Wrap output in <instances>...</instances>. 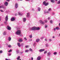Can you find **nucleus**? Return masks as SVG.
I'll list each match as a JSON object with an SVG mask.
<instances>
[{"label":"nucleus","mask_w":60,"mask_h":60,"mask_svg":"<svg viewBox=\"0 0 60 60\" xmlns=\"http://www.w3.org/2000/svg\"><path fill=\"white\" fill-rule=\"evenodd\" d=\"M21 33V30H18L16 32L15 34L17 35H19Z\"/></svg>","instance_id":"nucleus-1"},{"label":"nucleus","mask_w":60,"mask_h":60,"mask_svg":"<svg viewBox=\"0 0 60 60\" xmlns=\"http://www.w3.org/2000/svg\"><path fill=\"white\" fill-rule=\"evenodd\" d=\"M31 29L32 31H35L36 30V26H34L31 28Z\"/></svg>","instance_id":"nucleus-2"},{"label":"nucleus","mask_w":60,"mask_h":60,"mask_svg":"<svg viewBox=\"0 0 60 60\" xmlns=\"http://www.w3.org/2000/svg\"><path fill=\"white\" fill-rule=\"evenodd\" d=\"M39 22L41 24H42V25L45 24V22H44V21H42V20H40L39 21Z\"/></svg>","instance_id":"nucleus-3"},{"label":"nucleus","mask_w":60,"mask_h":60,"mask_svg":"<svg viewBox=\"0 0 60 60\" xmlns=\"http://www.w3.org/2000/svg\"><path fill=\"white\" fill-rule=\"evenodd\" d=\"M7 29L8 30H11V27L9 26H7Z\"/></svg>","instance_id":"nucleus-4"},{"label":"nucleus","mask_w":60,"mask_h":60,"mask_svg":"<svg viewBox=\"0 0 60 60\" xmlns=\"http://www.w3.org/2000/svg\"><path fill=\"white\" fill-rule=\"evenodd\" d=\"M44 51H45V49H40L39 50V51L40 52H42Z\"/></svg>","instance_id":"nucleus-5"},{"label":"nucleus","mask_w":60,"mask_h":60,"mask_svg":"<svg viewBox=\"0 0 60 60\" xmlns=\"http://www.w3.org/2000/svg\"><path fill=\"white\" fill-rule=\"evenodd\" d=\"M18 41L20 42H21L23 41V40L21 38H19L18 40Z\"/></svg>","instance_id":"nucleus-6"},{"label":"nucleus","mask_w":60,"mask_h":60,"mask_svg":"<svg viewBox=\"0 0 60 60\" xmlns=\"http://www.w3.org/2000/svg\"><path fill=\"white\" fill-rule=\"evenodd\" d=\"M8 15H7L5 18V21H8Z\"/></svg>","instance_id":"nucleus-7"},{"label":"nucleus","mask_w":60,"mask_h":60,"mask_svg":"<svg viewBox=\"0 0 60 60\" xmlns=\"http://www.w3.org/2000/svg\"><path fill=\"white\" fill-rule=\"evenodd\" d=\"M15 20V17H13L11 19V21H14Z\"/></svg>","instance_id":"nucleus-8"},{"label":"nucleus","mask_w":60,"mask_h":60,"mask_svg":"<svg viewBox=\"0 0 60 60\" xmlns=\"http://www.w3.org/2000/svg\"><path fill=\"white\" fill-rule=\"evenodd\" d=\"M4 4L5 6H7L8 4V2H5L4 3Z\"/></svg>","instance_id":"nucleus-9"},{"label":"nucleus","mask_w":60,"mask_h":60,"mask_svg":"<svg viewBox=\"0 0 60 60\" xmlns=\"http://www.w3.org/2000/svg\"><path fill=\"white\" fill-rule=\"evenodd\" d=\"M30 13H27V17L29 18H30Z\"/></svg>","instance_id":"nucleus-10"},{"label":"nucleus","mask_w":60,"mask_h":60,"mask_svg":"<svg viewBox=\"0 0 60 60\" xmlns=\"http://www.w3.org/2000/svg\"><path fill=\"white\" fill-rule=\"evenodd\" d=\"M41 56H38V57L37 58V60H41Z\"/></svg>","instance_id":"nucleus-11"},{"label":"nucleus","mask_w":60,"mask_h":60,"mask_svg":"<svg viewBox=\"0 0 60 60\" xmlns=\"http://www.w3.org/2000/svg\"><path fill=\"white\" fill-rule=\"evenodd\" d=\"M15 8H17L18 7V4L17 3H16L15 5Z\"/></svg>","instance_id":"nucleus-12"},{"label":"nucleus","mask_w":60,"mask_h":60,"mask_svg":"<svg viewBox=\"0 0 60 60\" xmlns=\"http://www.w3.org/2000/svg\"><path fill=\"white\" fill-rule=\"evenodd\" d=\"M51 55V52H49L47 53V56H49Z\"/></svg>","instance_id":"nucleus-13"},{"label":"nucleus","mask_w":60,"mask_h":60,"mask_svg":"<svg viewBox=\"0 0 60 60\" xmlns=\"http://www.w3.org/2000/svg\"><path fill=\"white\" fill-rule=\"evenodd\" d=\"M40 28L39 27H36V30H39Z\"/></svg>","instance_id":"nucleus-14"},{"label":"nucleus","mask_w":60,"mask_h":60,"mask_svg":"<svg viewBox=\"0 0 60 60\" xmlns=\"http://www.w3.org/2000/svg\"><path fill=\"white\" fill-rule=\"evenodd\" d=\"M17 45L19 47H21V45H20V43H17Z\"/></svg>","instance_id":"nucleus-15"},{"label":"nucleus","mask_w":60,"mask_h":60,"mask_svg":"<svg viewBox=\"0 0 60 60\" xmlns=\"http://www.w3.org/2000/svg\"><path fill=\"white\" fill-rule=\"evenodd\" d=\"M40 39L39 38H37L36 40V42H39V41H40Z\"/></svg>","instance_id":"nucleus-16"},{"label":"nucleus","mask_w":60,"mask_h":60,"mask_svg":"<svg viewBox=\"0 0 60 60\" xmlns=\"http://www.w3.org/2000/svg\"><path fill=\"white\" fill-rule=\"evenodd\" d=\"M7 34V33L5 31L3 32V34L4 35H6Z\"/></svg>","instance_id":"nucleus-17"},{"label":"nucleus","mask_w":60,"mask_h":60,"mask_svg":"<svg viewBox=\"0 0 60 60\" xmlns=\"http://www.w3.org/2000/svg\"><path fill=\"white\" fill-rule=\"evenodd\" d=\"M26 18H23V22H26Z\"/></svg>","instance_id":"nucleus-18"},{"label":"nucleus","mask_w":60,"mask_h":60,"mask_svg":"<svg viewBox=\"0 0 60 60\" xmlns=\"http://www.w3.org/2000/svg\"><path fill=\"white\" fill-rule=\"evenodd\" d=\"M51 1L52 3H55V0H51Z\"/></svg>","instance_id":"nucleus-19"},{"label":"nucleus","mask_w":60,"mask_h":60,"mask_svg":"<svg viewBox=\"0 0 60 60\" xmlns=\"http://www.w3.org/2000/svg\"><path fill=\"white\" fill-rule=\"evenodd\" d=\"M56 30H59V29H60V28L59 27H56Z\"/></svg>","instance_id":"nucleus-20"},{"label":"nucleus","mask_w":60,"mask_h":60,"mask_svg":"<svg viewBox=\"0 0 60 60\" xmlns=\"http://www.w3.org/2000/svg\"><path fill=\"white\" fill-rule=\"evenodd\" d=\"M8 41H10L11 40V38L10 37H9L8 38Z\"/></svg>","instance_id":"nucleus-21"},{"label":"nucleus","mask_w":60,"mask_h":60,"mask_svg":"<svg viewBox=\"0 0 60 60\" xmlns=\"http://www.w3.org/2000/svg\"><path fill=\"white\" fill-rule=\"evenodd\" d=\"M38 10L39 11H41V8L39 7L38 8Z\"/></svg>","instance_id":"nucleus-22"},{"label":"nucleus","mask_w":60,"mask_h":60,"mask_svg":"<svg viewBox=\"0 0 60 60\" xmlns=\"http://www.w3.org/2000/svg\"><path fill=\"white\" fill-rule=\"evenodd\" d=\"M4 23L5 25H7V21H5Z\"/></svg>","instance_id":"nucleus-23"},{"label":"nucleus","mask_w":60,"mask_h":60,"mask_svg":"<svg viewBox=\"0 0 60 60\" xmlns=\"http://www.w3.org/2000/svg\"><path fill=\"white\" fill-rule=\"evenodd\" d=\"M2 7L3 9H6V7H4V6H2Z\"/></svg>","instance_id":"nucleus-24"},{"label":"nucleus","mask_w":60,"mask_h":60,"mask_svg":"<svg viewBox=\"0 0 60 60\" xmlns=\"http://www.w3.org/2000/svg\"><path fill=\"white\" fill-rule=\"evenodd\" d=\"M29 37L30 38H32V35L31 34L29 36Z\"/></svg>","instance_id":"nucleus-25"},{"label":"nucleus","mask_w":60,"mask_h":60,"mask_svg":"<svg viewBox=\"0 0 60 60\" xmlns=\"http://www.w3.org/2000/svg\"><path fill=\"white\" fill-rule=\"evenodd\" d=\"M48 4H49V3H47L45 4V6H47V5H48Z\"/></svg>","instance_id":"nucleus-26"},{"label":"nucleus","mask_w":60,"mask_h":60,"mask_svg":"<svg viewBox=\"0 0 60 60\" xmlns=\"http://www.w3.org/2000/svg\"><path fill=\"white\" fill-rule=\"evenodd\" d=\"M20 56H18L17 58V60H19V59H20L19 58H20Z\"/></svg>","instance_id":"nucleus-27"},{"label":"nucleus","mask_w":60,"mask_h":60,"mask_svg":"<svg viewBox=\"0 0 60 60\" xmlns=\"http://www.w3.org/2000/svg\"><path fill=\"white\" fill-rule=\"evenodd\" d=\"M53 54L54 55H56L57 54V52H54L53 53Z\"/></svg>","instance_id":"nucleus-28"},{"label":"nucleus","mask_w":60,"mask_h":60,"mask_svg":"<svg viewBox=\"0 0 60 60\" xmlns=\"http://www.w3.org/2000/svg\"><path fill=\"white\" fill-rule=\"evenodd\" d=\"M29 50L30 51H31V52H33V49H32L31 48Z\"/></svg>","instance_id":"nucleus-29"},{"label":"nucleus","mask_w":60,"mask_h":60,"mask_svg":"<svg viewBox=\"0 0 60 60\" xmlns=\"http://www.w3.org/2000/svg\"><path fill=\"white\" fill-rule=\"evenodd\" d=\"M18 14L19 15H20V16H22V14L20 13V12H18Z\"/></svg>","instance_id":"nucleus-30"},{"label":"nucleus","mask_w":60,"mask_h":60,"mask_svg":"<svg viewBox=\"0 0 60 60\" xmlns=\"http://www.w3.org/2000/svg\"><path fill=\"white\" fill-rule=\"evenodd\" d=\"M46 46V47H49V44H46V45H45Z\"/></svg>","instance_id":"nucleus-31"},{"label":"nucleus","mask_w":60,"mask_h":60,"mask_svg":"<svg viewBox=\"0 0 60 60\" xmlns=\"http://www.w3.org/2000/svg\"><path fill=\"white\" fill-rule=\"evenodd\" d=\"M47 51H45L44 52V54H46L47 53Z\"/></svg>","instance_id":"nucleus-32"},{"label":"nucleus","mask_w":60,"mask_h":60,"mask_svg":"<svg viewBox=\"0 0 60 60\" xmlns=\"http://www.w3.org/2000/svg\"><path fill=\"white\" fill-rule=\"evenodd\" d=\"M29 50H25V52H26V53H27V52H29Z\"/></svg>","instance_id":"nucleus-33"},{"label":"nucleus","mask_w":60,"mask_h":60,"mask_svg":"<svg viewBox=\"0 0 60 60\" xmlns=\"http://www.w3.org/2000/svg\"><path fill=\"white\" fill-rule=\"evenodd\" d=\"M46 2L45 1H44L43 2V4H44V5H45L46 4Z\"/></svg>","instance_id":"nucleus-34"},{"label":"nucleus","mask_w":60,"mask_h":60,"mask_svg":"<svg viewBox=\"0 0 60 60\" xmlns=\"http://www.w3.org/2000/svg\"><path fill=\"white\" fill-rule=\"evenodd\" d=\"M16 53L17 54H18L19 53V50H17L16 51Z\"/></svg>","instance_id":"nucleus-35"},{"label":"nucleus","mask_w":60,"mask_h":60,"mask_svg":"<svg viewBox=\"0 0 60 60\" xmlns=\"http://www.w3.org/2000/svg\"><path fill=\"white\" fill-rule=\"evenodd\" d=\"M12 51V50H11V49H10V50L8 51V52L9 53H10Z\"/></svg>","instance_id":"nucleus-36"},{"label":"nucleus","mask_w":60,"mask_h":60,"mask_svg":"<svg viewBox=\"0 0 60 60\" xmlns=\"http://www.w3.org/2000/svg\"><path fill=\"white\" fill-rule=\"evenodd\" d=\"M23 53V52H20L19 53L20 54V55H22V54Z\"/></svg>","instance_id":"nucleus-37"},{"label":"nucleus","mask_w":60,"mask_h":60,"mask_svg":"<svg viewBox=\"0 0 60 60\" xmlns=\"http://www.w3.org/2000/svg\"><path fill=\"white\" fill-rule=\"evenodd\" d=\"M57 4H60V0H59L57 2Z\"/></svg>","instance_id":"nucleus-38"},{"label":"nucleus","mask_w":60,"mask_h":60,"mask_svg":"<svg viewBox=\"0 0 60 60\" xmlns=\"http://www.w3.org/2000/svg\"><path fill=\"white\" fill-rule=\"evenodd\" d=\"M44 37H41V40H42L44 39Z\"/></svg>","instance_id":"nucleus-39"},{"label":"nucleus","mask_w":60,"mask_h":60,"mask_svg":"<svg viewBox=\"0 0 60 60\" xmlns=\"http://www.w3.org/2000/svg\"><path fill=\"white\" fill-rule=\"evenodd\" d=\"M8 47L9 48H11V45H8Z\"/></svg>","instance_id":"nucleus-40"},{"label":"nucleus","mask_w":60,"mask_h":60,"mask_svg":"<svg viewBox=\"0 0 60 60\" xmlns=\"http://www.w3.org/2000/svg\"><path fill=\"white\" fill-rule=\"evenodd\" d=\"M44 22H45V23H46V22H47V20H45L44 21Z\"/></svg>","instance_id":"nucleus-41"},{"label":"nucleus","mask_w":60,"mask_h":60,"mask_svg":"<svg viewBox=\"0 0 60 60\" xmlns=\"http://www.w3.org/2000/svg\"><path fill=\"white\" fill-rule=\"evenodd\" d=\"M35 43L34 42L33 44V46H34V47H35Z\"/></svg>","instance_id":"nucleus-42"},{"label":"nucleus","mask_w":60,"mask_h":60,"mask_svg":"<svg viewBox=\"0 0 60 60\" xmlns=\"http://www.w3.org/2000/svg\"><path fill=\"white\" fill-rule=\"evenodd\" d=\"M3 53V51L2 50H1L0 51V54H1V53Z\"/></svg>","instance_id":"nucleus-43"},{"label":"nucleus","mask_w":60,"mask_h":60,"mask_svg":"<svg viewBox=\"0 0 60 60\" xmlns=\"http://www.w3.org/2000/svg\"><path fill=\"white\" fill-rule=\"evenodd\" d=\"M51 10V8H50L48 9V11H50Z\"/></svg>","instance_id":"nucleus-44"},{"label":"nucleus","mask_w":60,"mask_h":60,"mask_svg":"<svg viewBox=\"0 0 60 60\" xmlns=\"http://www.w3.org/2000/svg\"><path fill=\"white\" fill-rule=\"evenodd\" d=\"M24 45V44L23 43H22L21 44V46H23Z\"/></svg>","instance_id":"nucleus-45"},{"label":"nucleus","mask_w":60,"mask_h":60,"mask_svg":"<svg viewBox=\"0 0 60 60\" xmlns=\"http://www.w3.org/2000/svg\"><path fill=\"white\" fill-rule=\"evenodd\" d=\"M32 41V39H30L29 40V41Z\"/></svg>","instance_id":"nucleus-46"},{"label":"nucleus","mask_w":60,"mask_h":60,"mask_svg":"<svg viewBox=\"0 0 60 60\" xmlns=\"http://www.w3.org/2000/svg\"><path fill=\"white\" fill-rule=\"evenodd\" d=\"M11 53H8V55L9 56H11Z\"/></svg>","instance_id":"nucleus-47"},{"label":"nucleus","mask_w":60,"mask_h":60,"mask_svg":"<svg viewBox=\"0 0 60 60\" xmlns=\"http://www.w3.org/2000/svg\"><path fill=\"white\" fill-rule=\"evenodd\" d=\"M0 11L1 12H4V11H3V10H0Z\"/></svg>","instance_id":"nucleus-48"},{"label":"nucleus","mask_w":60,"mask_h":60,"mask_svg":"<svg viewBox=\"0 0 60 60\" xmlns=\"http://www.w3.org/2000/svg\"><path fill=\"white\" fill-rule=\"evenodd\" d=\"M24 39L26 41H27V39H26V37H25L24 38Z\"/></svg>","instance_id":"nucleus-49"},{"label":"nucleus","mask_w":60,"mask_h":60,"mask_svg":"<svg viewBox=\"0 0 60 60\" xmlns=\"http://www.w3.org/2000/svg\"><path fill=\"white\" fill-rule=\"evenodd\" d=\"M50 23H53V22L52 21V20H51L50 21Z\"/></svg>","instance_id":"nucleus-50"},{"label":"nucleus","mask_w":60,"mask_h":60,"mask_svg":"<svg viewBox=\"0 0 60 60\" xmlns=\"http://www.w3.org/2000/svg\"><path fill=\"white\" fill-rule=\"evenodd\" d=\"M25 47L26 48H27L28 47V45H26L25 46Z\"/></svg>","instance_id":"nucleus-51"},{"label":"nucleus","mask_w":60,"mask_h":60,"mask_svg":"<svg viewBox=\"0 0 60 60\" xmlns=\"http://www.w3.org/2000/svg\"><path fill=\"white\" fill-rule=\"evenodd\" d=\"M49 41H52V40L51 39H49Z\"/></svg>","instance_id":"nucleus-52"},{"label":"nucleus","mask_w":60,"mask_h":60,"mask_svg":"<svg viewBox=\"0 0 60 60\" xmlns=\"http://www.w3.org/2000/svg\"><path fill=\"white\" fill-rule=\"evenodd\" d=\"M45 28H47V27H48V25H46L45 26Z\"/></svg>","instance_id":"nucleus-53"},{"label":"nucleus","mask_w":60,"mask_h":60,"mask_svg":"<svg viewBox=\"0 0 60 60\" xmlns=\"http://www.w3.org/2000/svg\"><path fill=\"white\" fill-rule=\"evenodd\" d=\"M56 28L55 29V28H54L53 30L54 31H56Z\"/></svg>","instance_id":"nucleus-54"},{"label":"nucleus","mask_w":60,"mask_h":60,"mask_svg":"<svg viewBox=\"0 0 60 60\" xmlns=\"http://www.w3.org/2000/svg\"><path fill=\"white\" fill-rule=\"evenodd\" d=\"M6 60H11L10 59H6Z\"/></svg>","instance_id":"nucleus-55"},{"label":"nucleus","mask_w":60,"mask_h":60,"mask_svg":"<svg viewBox=\"0 0 60 60\" xmlns=\"http://www.w3.org/2000/svg\"><path fill=\"white\" fill-rule=\"evenodd\" d=\"M45 41H47V39H45Z\"/></svg>","instance_id":"nucleus-56"},{"label":"nucleus","mask_w":60,"mask_h":60,"mask_svg":"<svg viewBox=\"0 0 60 60\" xmlns=\"http://www.w3.org/2000/svg\"><path fill=\"white\" fill-rule=\"evenodd\" d=\"M50 59L49 58H48V60H50Z\"/></svg>","instance_id":"nucleus-57"},{"label":"nucleus","mask_w":60,"mask_h":60,"mask_svg":"<svg viewBox=\"0 0 60 60\" xmlns=\"http://www.w3.org/2000/svg\"><path fill=\"white\" fill-rule=\"evenodd\" d=\"M48 20H49V19H50V17H49L48 18Z\"/></svg>","instance_id":"nucleus-58"},{"label":"nucleus","mask_w":60,"mask_h":60,"mask_svg":"<svg viewBox=\"0 0 60 60\" xmlns=\"http://www.w3.org/2000/svg\"><path fill=\"white\" fill-rule=\"evenodd\" d=\"M31 60H33V58L32 57L31 58Z\"/></svg>","instance_id":"nucleus-59"},{"label":"nucleus","mask_w":60,"mask_h":60,"mask_svg":"<svg viewBox=\"0 0 60 60\" xmlns=\"http://www.w3.org/2000/svg\"><path fill=\"white\" fill-rule=\"evenodd\" d=\"M49 12V11H47L46 12V13H48Z\"/></svg>","instance_id":"nucleus-60"},{"label":"nucleus","mask_w":60,"mask_h":60,"mask_svg":"<svg viewBox=\"0 0 60 60\" xmlns=\"http://www.w3.org/2000/svg\"><path fill=\"white\" fill-rule=\"evenodd\" d=\"M2 8V6H0V8Z\"/></svg>","instance_id":"nucleus-61"},{"label":"nucleus","mask_w":60,"mask_h":60,"mask_svg":"<svg viewBox=\"0 0 60 60\" xmlns=\"http://www.w3.org/2000/svg\"><path fill=\"white\" fill-rule=\"evenodd\" d=\"M53 38H55V36H53L52 37Z\"/></svg>","instance_id":"nucleus-62"},{"label":"nucleus","mask_w":60,"mask_h":60,"mask_svg":"<svg viewBox=\"0 0 60 60\" xmlns=\"http://www.w3.org/2000/svg\"><path fill=\"white\" fill-rule=\"evenodd\" d=\"M6 0L8 2H9V1H10V0Z\"/></svg>","instance_id":"nucleus-63"},{"label":"nucleus","mask_w":60,"mask_h":60,"mask_svg":"<svg viewBox=\"0 0 60 60\" xmlns=\"http://www.w3.org/2000/svg\"><path fill=\"white\" fill-rule=\"evenodd\" d=\"M59 26H60V23H59Z\"/></svg>","instance_id":"nucleus-64"}]
</instances>
